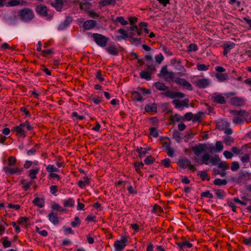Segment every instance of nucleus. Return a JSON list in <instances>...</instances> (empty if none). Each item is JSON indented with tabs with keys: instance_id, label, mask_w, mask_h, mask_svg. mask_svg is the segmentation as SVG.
Wrapping results in <instances>:
<instances>
[{
	"instance_id": "1",
	"label": "nucleus",
	"mask_w": 251,
	"mask_h": 251,
	"mask_svg": "<svg viewBox=\"0 0 251 251\" xmlns=\"http://www.w3.org/2000/svg\"><path fill=\"white\" fill-rule=\"evenodd\" d=\"M18 17L21 21L29 23L34 19L35 15L32 9L25 7L18 11Z\"/></svg>"
},
{
	"instance_id": "2",
	"label": "nucleus",
	"mask_w": 251,
	"mask_h": 251,
	"mask_svg": "<svg viewBox=\"0 0 251 251\" xmlns=\"http://www.w3.org/2000/svg\"><path fill=\"white\" fill-rule=\"evenodd\" d=\"M201 161L200 164L208 165L210 162L213 165H218L220 159L218 155H215L211 158L208 153H204L201 157Z\"/></svg>"
},
{
	"instance_id": "3",
	"label": "nucleus",
	"mask_w": 251,
	"mask_h": 251,
	"mask_svg": "<svg viewBox=\"0 0 251 251\" xmlns=\"http://www.w3.org/2000/svg\"><path fill=\"white\" fill-rule=\"evenodd\" d=\"M95 43L100 47H105L107 42H108L109 38L106 36L99 33H95L92 35Z\"/></svg>"
},
{
	"instance_id": "4",
	"label": "nucleus",
	"mask_w": 251,
	"mask_h": 251,
	"mask_svg": "<svg viewBox=\"0 0 251 251\" xmlns=\"http://www.w3.org/2000/svg\"><path fill=\"white\" fill-rule=\"evenodd\" d=\"M178 165L182 169L188 168L190 171L194 172L196 171V168L194 165L191 164L190 160L186 157H183L178 160L177 162Z\"/></svg>"
},
{
	"instance_id": "5",
	"label": "nucleus",
	"mask_w": 251,
	"mask_h": 251,
	"mask_svg": "<svg viewBox=\"0 0 251 251\" xmlns=\"http://www.w3.org/2000/svg\"><path fill=\"white\" fill-rule=\"evenodd\" d=\"M207 145L206 144L199 143L197 145L192 147V150L194 153L197 156L202 152L207 151Z\"/></svg>"
},
{
	"instance_id": "6",
	"label": "nucleus",
	"mask_w": 251,
	"mask_h": 251,
	"mask_svg": "<svg viewBox=\"0 0 251 251\" xmlns=\"http://www.w3.org/2000/svg\"><path fill=\"white\" fill-rule=\"evenodd\" d=\"M127 242V239L125 237H122L121 240H116L114 244V246L115 249L116 251H123L126 246V243Z\"/></svg>"
},
{
	"instance_id": "7",
	"label": "nucleus",
	"mask_w": 251,
	"mask_h": 251,
	"mask_svg": "<svg viewBox=\"0 0 251 251\" xmlns=\"http://www.w3.org/2000/svg\"><path fill=\"white\" fill-rule=\"evenodd\" d=\"M24 124L21 123L19 126H14L12 128V131H15L16 133V135L22 137H25L26 136V133L24 129L25 127Z\"/></svg>"
},
{
	"instance_id": "8",
	"label": "nucleus",
	"mask_w": 251,
	"mask_h": 251,
	"mask_svg": "<svg viewBox=\"0 0 251 251\" xmlns=\"http://www.w3.org/2000/svg\"><path fill=\"white\" fill-rule=\"evenodd\" d=\"M246 99L242 97H234L230 99V103L232 105L240 107L244 105Z\"/></svg>"
},
{
	"instance_id": "9",
	"label": "nucleus",
	"mask_w": 251,
	"mask_h": 251,
	"mask_svg": "<svg viewBox=\"0 0 251 251\" xmlns=\"http://www.w3.org/2000/svg\"><path fill=\"white\" fill-rule=\"evenodd\" d=\"M35 11L37 14L42 17H47L48 16L47 7L44 4H39L35 8Z\"/></svg>"
},
{
	"instance_id": "10",
	"label": "nucleus",
	"mask_w": 251,
	"mask_h": 251,
	"mask_svg": "<svg viewBox=\"0 0 251 251\" xmlns=\"http://www.w3.org/2000/svg\"><path fill=\"white\" fill-rule=\"evenodd\" d=\"M3 170L6 174L11 175L14 174H21V173L23 172V168H12L9 167H4L3 168Z\"/></svg>"
},
{
	"instance_id": "11",
	"label": "nucleus",
	"mask_w": 251,
	"mask_h": 251,
	"mask_svg": "<svg viewBox=\"0 0 251 251\" xmlns=\"http://www.w3.org/2000/svg\"><path fill=\"white\" fill-rule=\"evenodd\" d=\"M211 100L219 104H223L226 103L225 97L221 94L214 93L211 97Z\"/></svg>"
},
{
	"instance_id": "12",
	"label": "nucleus",
	"mask_w": 251,
	"mask_h": 251,
	"mask_svg": "<svg viewBox=\"0 0 251 251\" xmlns=\"http://www.w3.org/2000/svg\"><path fill=\"white\" fill-rule=\"evenodd\" d=\"M210 83V80L208 78H202L198 80L195 83V85L199 88H205L208 86Z\"/></svg>"
},
{
	"instance_id": "13",
	"label": "nucleus",
	"mask_w": 251,
	"mask_h": 251,
	"mask_svg": "<svg viewBox=\"0 0 251 251\" xmlns=\"http://www.w3.org/2000/svg\"><path fill=\"white\" fill-rule=\"evenodd\" d=\"M73 19L70 16H67L63 22L61 23L58 27V30H64L66 29L72 22Z\"/></svg>"
},
{
	"instance_id": "14",
	"label": "nucleus",
	"mask_w": 251,
	"mask_h": 251,
	"mask_svg": "<svg viewBox=\"0 0 251 251\" xmlns=\"http://www.w3.org/2000/svg\"><path fill=\"white\" fill-rule=\"evenodd\" d=\"M96 25V21L92 20H88L84 22L83 24V27L85 30H90L95 27Z\"/></svg>"
},
{
	"instance_id": "15",
	"label": "nucleus",
	"mask_w": 251,
	"mask_h": 251,
	"mask_svg": "<svg viewBox=\"0 0 251 251\" xmlns=\"http://www.w3.org/2000/svg\"><path fill=\"white\" fill-rule=\"evenodd\" d=\"M50 221L54 225H57L59 223V217L57 213L50 212L48 215Z\"/></svg>"
},
{
	"instance_id": "16",
	"label": "nucleus",
	"mask_w": 251,
	"mask_h": 251,
	"mask_svg": "<svg viewBox=\"0 0 251 251\" xmlns=\"http://www.w3.org/2000/svg\"><path fill=\"white\" fill-rule=\"evenodd\" d=\"M117 32L122 35H117V36H116V39L118 41H121L123 39L125 40L127 38H128V36H129L128 34L127 33L125 29H124L123 28H121L118 29L117 31Z\"/></svg>"
},
{
	"instance_id": "17",
	"label": "nucleus",
	"mask_w": 251,
	"mask_h": 251,
	"mask_svg": "<svg viewBox=\"0 0 251 251\" xmlns=\"http://www.w3.org/2000/svg\"><path fill=\"white\" fill-rule=\"evenodd\" d=\"M145 110L146 112H157V105L155 103L147 104L145 105Z\"/></svg>"
},
{
	"instance_id": "18",
	"label": "nucleus",
	"mask_w": 251,
	"mask_h": 251,
	"mask_svg": "<svg viewBox=\"0 0 251 251\" xmlns=\"http://www.w3.org/2000/svg\"><path fill=\"white\" fill-rule=\"evenodd\" d=\"M235 44L233 42H229L226 44H225L223 46L224 50L223 54L226 56L230 51V50L234 48Z\"/></svg>"
},
{
	"instance_id": "19",
	"label": "nucleus",
	"mask_w": 251,
	"mask_h": 251,
	"mask_svg": "<svg viewBox=\"0 0 251 251\" xmlns=\"http://www.w3.org/2000/svg\"><path fill=\"white\" fill-rule=\"evenodd\" d=\"M33 204L39 208H42L44 206L45 199L44 198H40L36 197L32 201Z\"/></svg>"
},
{
	"instance_id": "20",
	"label": "nucleus",
	"mask_w": 251,
	"mask_h": 251,
	"mask_svg": "<svg viewBox=\"0 0 251 251\" xmlns=\"http://www.w3.org/2000/svg\"><path fill=\"white\" fill-rule=\"evenodd\" d=\"M107 52L111 55L117 56L119 54V51L117 47L114 45H111L106 48Z\"/></svg>"
},
{
	"instance_id": "21",
	"label": "nucleus",
	"mask_w": 251,
	"mask_h": 251,
	"mask_svg": "<svg viewBox=\"0 0 251 251\" xmlns=\"http://www.w3.org/2000/svg\"><path fill=\"white\" fill-rule=\"evenodd\" d=\"M131 94L133 100L137 101H143L144 100L142 96L140 95L139 92L132 91H131Z\"/></svg>"
},
{
	"instance_id": "22",
	"label": "nucleus",
	"mask_w": 251,
	"mask_h": 251,
	"mask_svg": "<svg viewBox=\"0 0 251 251\" xmlns=\"http://www.w3.org/2000/svg\"><path fill=\"white\" fill-rule=\"evenodd\" d=\"M154 86L159 91H166L168 87L163 83L161 82H156L153 84Z\"/></svg>"
},
{
	"instance_id": "23",
	"label": "nucleus",
	"mask_w": 251,
	"mask_h": 251,
	"mask_svg": "<svg viewBox=\"0 0 251 251\" xmlns=\"http://www.w3.org/2000/svg\"><path fill=\"white\" fill-rule=\"evenodd\" d=\"M214 191L215 192V195L217 199L223 200L225 198L226 193L223 189H216L214 190Z\"/></svg>"
},
{
	"instance_id": "24",
	"label": "nucleus",
	"mask_w": 251,
	"mask_h": 251,
	"mask_svg": "<svg viewBox=\"0 0 251 251\" xmlns=\"http://www.w3.org/2000/svg\"><path fill=\"white\" fill-rule=\"evenodd\" d=\"M51 5L57 11H61L63 6V2L62 0H55L54 3H51Z\"/></svg>"
},
{
	"instance_id": "25",
	"label": "nucleus",
	"mask_w": 251,
	"mask_h": 251,
	"mask_svg": "<svg viewBox=\"0 0 251 251\" xmlns=\"http://www.w3.org/2000/svg\"><path fill=\"white\" fill-rule=\"evenodd\" d=\"M140 77L141 78L145 79L147 80H150L151 79V73L148 71H143L140 72Z\"/></svg>"
},
{
	"instance_id": "26",
	"label": "nucleus",
	"mask_w": 251,
	"mask_h": 251,
	"mask_svg": "<svg viewBox=\"0 0 251 251\" xmlns=\"http://www.w3.org/2000/svg\"><path fill=\"white\" fill-rule=\"evenodd\" d=\"M197 176H199L202 181L205 180L208 181L210 178L205 171H198L197 173Z\"/></svg>"
},
{
	"instance_id": "27",
	"label": "nucleus",
	"mask_w": 251,
	"mask_h": 251,
	"mask_svg": "<svg viewBox=\"0 0 251 251\" xmlns=\"http://www.w3.org/2000/svg\"><path fill=\"white\" fill-rule=\"evenodd\" d=\"M75 201L72 198H69L67 200H64L63 201V205L65 207H72L75 205Z\"/></svg>"
},
{
	"instance_id": "28",
	"label": "nucleus",
	"mask_w": 251,
	"mask_h": 251,
	"mask_svg": "<svg viewBox=\"0 0 251 251\" xmlns=\"http://www.w3.org/2000/svg\"><path fill=\"white\" fill-rule=\"evenodd\" d=\"M215 77L219 82H223L228 79V75L226 74L217 73Z\"/></svg>"
},
{
	"instance_id": "29",
	"label": "nucleus",
	"mask_w": 251,
	"mask_h": 251,
	"mask_svg": "<svg viewBox=\"0 0 251 251\" xmlns=\"http://www.w3.org/2000/svg\"><path fill=\"white\" fill-rule=\"evenodd\" d=\"M39 168H36L34 169H31L28 171V176L31 179H34L37 178L36 175L39 172Z\"/></svg>"
},
{
	"instance_id": "30",
	"label": "nucleus",
	"mask_w": 251,
	"mask_h": 251,
	"mask_svg": "<svg viewBox=\"0 0 251 251\" xmlns=\"http://www.w3.org/2000/svg\"><path fill=\"white\" fill-rule=\"evenodd\" d=\"M92 4L88 2H85L82 3V2L79 3V7L81 10H84V11H88L89 9H91L92 7Z\"/></svg>"
},
{
	"instance_id": "31",
	"label": "nucleus",
	"mask_w": 251,
	"mask_h": 251,
	"mask_svg": "<svg viewBox=\"0 0 251 251\" xmlns=\"http://www.w3.org/2000/svg\"><path fill=\"white\" fill-rule=\"evenodd\" d=\"M136 151L138 153L140 158L144 157L148 152V150L147 149L143 148L142 147L137 148Z\"/></svg>"
},
{
	"instance_id": "32",
	"label": "nucleus",
	"mask_w": 251,
	"mask_h": 251,
	"mask_svg": "<svg viewBox=\"0 0 251 251\" xmlns=\"http://www.w3.org/2000/svg\"><path fill=\"white\" fill-rule=\"evenodd\" d=\"M116 2V0H102L100 1V4L102 6H106L109 5H112L114 6Z\"/></svg>"
},
{
	"instance_id": "33",
	"label": "nucleus",
	"mask_w": 251,
	"mask_h": 251,
	"mask_svg": "<svg viewBox=\"0 0 251 251\" xmlns=\"http://www.w3.org/2000/svg\"><path fill=\"white\" fill-rule=\"evenodd\" d=\"M227 183V181L225 179L216 178L213 181V184L217 186L226 185Z\"/></svg>"
},
{
	"instance_id": "34",
	"label": "nucleus",
	"mask_w": 251,
	"mask_h": 251,
	"mask_svg": "<svg viewBox=\"0 0 251 251\" xmlns=\"http://www.w3.org/2000/svg\"><path fill=\"white\" fill-rule=\"evenodd\" d=\"M144 165V164L142 162H139L135 161L133 164V166L135 169V171L138 174H140L141 173L140 169L143 167Z\"/></svg>"
},
{
	"instance_id": "35",
	"label": "nucleus",
	"mask_w": 251,
	"mask_h": 251,
	"mask_svg": "<svg viewBox=\"0 0 251 251\" xmlns=\"http://www.w3.org/2000/svg\"><path fill=\"white\" fill-rule=\"evenodd\" d=\"M115 23H120L122 25H125L128 24V22L125 20L123 16L117 17L115 20L112 19Z\"/></svg>"
},
{
	"instance_id": "36",
	"label": "nucleus",
	"mask_w": 251,
	"mask_h": 251,
	"mask_svg": "<svg viewBox=\"0 0 251 251\" xmlns=\"http://www.w3.org/2000/svg\"><path fill=\"white\" fill-rule=\"evenodd\" d=\"M229 113L232 114L233 115H239L243 116L245 115L246 112L244 110H230Z\"/></svg>"
},
{
	"instance_id": "37",
	"label": "nucleus",
	"mask_w": 251,
	"mask_h": 251,
	"mask_svg": "<svg viewBox=\"0 0 251 251\" xmlns=\"http://www.w3.org/2000/svg\"><path fill=\"white\" fill-rule=\"evenodd\" d=\"M130 35H129L128 38H129V41L131 43H136L137 44H139L141 42V38H134L132 36L134 35V33L133 32L130 33Z\"/></svg>"
},
{
	"instance_id": "38",
	"label": "nucleus",
	"mask_w": 251,
	"mask_h": 251,
	"mask_svg": "<svg viewBox=\"0 0 251 251\" xmlns=\"http://www.w3.org/2000/svg\"><path fill=\"white\" fill-rule=\"evenodd\" d=\"M81 223V221L79 218L77 216H75V221L71 223V225L73 227H76L80 226Z\"/></svg>"
},
{
	"instance_id": "39",
	"label": "nucleus",
	"mask_w": 251,
	"mask_h": 251,
	"mask_svg": "<svg viewBox=\"0 0 251 251\" xmlns=\"http://www.w3.org/2000/svg\"><path fill=\"white\" fill-rule=\"evenodd\" d=\"M2 245L4 248H6L11 246V242L8 240V237H3L1 238Z\"/></svg>"
},
{
	"instance_id": "40",
	"label": "nucleus",
	"mask_w": 251,
	"mask_h": 251,
	"mask_svg": "<svg viewBox=\"0 0 251 251\" xmlns=\"http://www.w3.org/2000/svg\"><path fill=\"white\" fill-rule=\"evenodd\" d=\"M209 65L204 64L198 63L197 65V69L200 71H205L209 69Z\"/></svg>"
},
{
	"instance_id": "41",
	"label": "nucleus",
	"mask_w": 251,
	"mask_h": 251,
	"mask_svg": "<svg viewBox=\"0 0 251 251\" xmlns=\"http://www.w3.org/2000/svg\"><path fill=\"white\" fill-rule=\"evenodd\" d=\"M163 95L171 99H174L176 98V92L171 90H166V92L163 93Z\"/></svg>"
},
{
	"instance_id": "42",
	"label": "nucleus",
	"mask_w": 251,
	"mask_h": 251,
	"mask_svg": "<svg viewBox=\"0 0 251 251\" xmlns=\"http://www.w3.org/2000/svg\"><path fill=\"white\" fill-rule=\"evenodd\" d=\"M8 166L10 167L11 166H14L17 162V159L14 156H9L8 158Z\"/></svg>"
},
{
	"instance_id": "43",
	"label": "nucleus",
	"mask_w": 251,
	"mask_h": 251,
	"mask_svg": "<svg viewBox=\"0 0 251 251\" xmlns=\"http://www.w3.org/2000/svg\"><path fill=\"white\" fill-rule=\"evenodd\" d=\"M155 162V159L151 155L148 156L144 160L145 164L146 165H151Z\"/></svg>"
},
{
	"instance_id": "44",
	"label": "nucleus",
	"mask_w": 251,
	"mask_h": 251,
	"mask_svg": "<svg viewBox=\"0 0 251 251\" xmlns=\"http://www.w3.org/2000/svg\"><path fill=\"white\" fill-rule=\"evenodd\" d=\"M224 148V146L221 141H218L216 142L215 150L217 152L221 151Z\"/></svg>"
},
{
	"instance_id": "45",
	"label": "nucleus",
	"mask_w": 251,
	"mask_h": 251,
	"mask_svg": "<svg viewBox=\"0 0 251 251\" xmlns=\"http://www.w3.org/2000/svg\"><path fill=\"white\" fill-rule=\"evenodd\" d=\"M46 170L48 172L51 173H54V172H59V169L54 167L53 165H49L46 168Z\"/></svg>"
},
{
	"instance_id": "46",
	"label": "nucleus",
	"mask_w": 251,
	"mask_h": 251,
	"mask_svg": "<svg viewBox=\"0 0 251 251\" xmlns=\"http://www.w3.org/2000/svg\"><path fill=\"white\" fill-rule=\"evenodd\" d=\"M20 183L23 185L22 188L25 191H27L29 189L30 186L28 184V181L25 179L21 180Z\"/></svg>"
},
{
	"instance_id": "47",
	"label": "nucleus",
	"mask_w": 251,
	"mask_h": 251,
	"mask_svg": "<svg viewBox=\"0 0 251 251\" xmlns=\"http://www.w3.org/2000/svg\"><path fill=\"white\" fill-rule=\"evenodd\" d=\"M16 20L15 16H10L6 19V22L9 25H12L15 24Z\"/></svg>"
},
{
	"instance_id": "48",
	"label": "nucleus",
	"mask_w": 251,
	"mask_h": 251,
	"mask_svg": "<svg viewBox=\"0 0 251 251\" xmlns=\"http://www.w3.org/2000/svg\"><path fill=\"white\" fill-rule=\"evenodd\" d=\"M182 119H183V117L178 114H176L172 116L170 118V120L172 122H179Z\"/></svg>"
},
{
	"instance_id": "49",
	"label": "nucleus",
	"mask_w": 251,
	"mask_h": 251,
	"mask_svg": "<svg viewBox=\"0 0 251 251\" xmlns=\"http://www.w3.org/2000/svg\"><path fill=\"white\" fill-rule=\"evenodd\" d=\"M224 143L226 145H230L231 143H233L234 139L230 136H226L224 138Z\"/></svg>"
},
{
	"instance_id": "50",
	"label": "nucleus",
	"mask_w": 251,
	"mask_h": 251,
	"mask_svg": "<svg viewBox=\"0 0 251 251\" xmlns=\"http://www.w3.org/2000/svg\"><path fill=\"white\" fill-rule=\"evenodd\" d=\"M150 130V134L152 135L153 137L155 138H157L158 135V132L156 131V129L154 127H151L149 129Z\"/></svg>"
},
{
	"instance_id": "51",
	"label": "nucleus",
	"mask_w": 251,
	"mask_h": 251,
	"mask_svg": "<svg viewBox=\"0 0 251 251\" xmlns=\"http://www.w3.org/2000/svg\"><path fill=\"white\" fill-rule=\"evenodd\" d=\"M202 114H203L202 112H199L198 113H197L196 114L193 115V119H192L193 122L194 123H195V122H198V121H200Z\"/></svg>"
},
{
	"instance_id": "52",
	"label": "nucleus",
	"mask_w": 251,
	"mask_h": 251,
	"mask_svg": "<svg viewBox=\"0 0 251 251\" xmlns=\"http://www.w3.org/2000/svg\"><path fill=\"white\" fill-rule=\"evenodd\" d=\"M175 74L172 72H169L166 75H165V80L167 81H171L174 78Z\"/></svg>"
},
{
	"instance_id": "53",
	"label": "nucleus",
	"mask_w": 251,
	"mask_h": 251,
	"mask_svg": "<svg viewBox=\"0 0 251 251\" xmlns=\"http://www.w3.org/2000/svg\"><path fill=\"white\" fill-rule=\"evenodd\" d=\"M91 100L96 104H99L102 101V98L99 96L91 98Z\"/></svg>"
},
{
	"instance_id": "54",
	"label": "nucleus",
	"mask_w": 251,
	"mask_h": 251,
	"mask_svg": "<svg viewBox=\"0 0 251 251\" xmlns=\"http://www.w3.org/2000/svg\"><path fill=\"white\" fill-rule=\"evenodd\" d=\"M218 168L223 169V170H226L228 169L229 165L225 161H220L218 165Z\"/></svg>"
},
{
	"instance_id": "55",
	"label": "nucleus",
	"mask_w": 251,
	"mask_h": 251,
	"mask_svg": "<svg viewBox=\"0 0 251 251\" xmlns=\"http://www.w3.org/2000/svg\"><path fill=\"white\" fill-rule=\"evenodd\" d=\"M201 197H206L209 199H212L213 198V194L210 192L209 190H206L205 192H202L201 194Z\"/></svg>"
},
{
	"instance_id": "56",
	"label": "nucleus",
	"mask_w": 251,
	"mask_h": 251,
	"mask_svg": "<svg viewBox=\"0 0 251 251\" xmlns=\"http://www.w3.org/2000/svg\"><path fill=\"white\" fill-rule=\"evenodd\" d=\"M198 50V47L197 45L195 44H190L187 48L188 52L196 51Z\"/></svg>"
},
{
	"instance_id": "57",
	"label": "nucleus",
	"mask_w": 251,
	"mask_h": 251,
	"mask_svg": "<svg viewBox=\"0 0 251 251\" xmlns=\"http://www.w3.org/2000/svg\"><path fill=\"white\" fill-rule=\"evenodd\" d=\"M169 72L167 70V66H163L160 72V73L158 74V76H160L161 75H166Z\"/></svg>"
},
{
	"instance_id": "58",
	"label": "nucleus",
	"mask_w": 251,
	"mask_h": 251,
	"mask_svg": "<svg viewBox=\"0 0 251 251\" xmlns=\"http://www.w3.org/2000/svg\"><path fill=\"white\" fill-rule=\"evenodd\" d=\"M35 231L37 233H38L44 237L47 236L48 234V232L46 230H40V228L38 227V226H36Z\"/></svg>"
},
{
	"instance_id": "59",
	"label": "nucleus",
	"mask_w": 251,
	"mask_h": 251,
	"mask_svg": "<svg viewBox=\"0 0 251 251\" xmlns=\"http://www.w3.org/2000/svg\"><path fill=\"white\" fill-rule=\"evenodd\" d=\"M172 103L175 105L176 108H180L182 107L181 101L179 100H174L172 101Z\"/></svg>"
},
{
	"instance_id": "60",
	"label": "nucleus",
	"mask_w": 251,
	"mask_h": 251,
	"mask_svg": "<svg viewBox=\"0 0 251 251\" xmlns=\"http://www.w3.org/2000/svg\"><path fill=\"white\" fill-rule=\"evenodd\" d=\"M29 220V218L25 217H21L19 218L18 220L17 221V223L18 224H24L27 222V221Z\"/></svg>"
},
{
	"instance_id": "61",
	"label": "nucleus",
	"mask_w": 251,
	"mask_h": 251,
	"mask_svg": "<svg viewBox=\"0 0 251 251\" xmlns=\"http://www.w3.org/2000/svg\"><path fill=\"white\" fill-rule=\"evenodd\" d=\"M161 48L167 56H171L173 55V53L170 49L166 47L165 46H161Z\"/></svg>"
},
{
	"instance_id": "62",
	"label": "nucleus",
	"mask_w": 251,
	"mask_h": 251,
	"mask_svg": "<svg viewBox=\"0 0 251 251\" xmlns=\"http://www.w3.org/2000/svg\"><path fill=\"white\" fill-rule=\"evenodd\" d=\"M240 166L238 162L234 161L231 163V170L232 171H236L239 169Z\"/></svg>"
},
{
	"instance_id": "63",
	"label": "nucleus",
	"mask_w": 251,
	"mask_h": 251,
	"mask_svg": "<svg viewBox=\"0 0 251 251\" xmlns=\"http://www.w3.org/2000/svg\"><path fill=\"white\" fill-rule=\"evenodd\" d=\"M240 159L243 163L249 162L250 161V154L249 153L245 154L241 157Z\"/></svg>"
},
{
	"instance_id": "64",
	"label": "nucleus",
	"mask_w": 251,
	"mask_h": 251,
	"mask_svg": "<svg viewBox=\"0 0 251 251\" xmlns=\"http://www.w3.org/2000/svg\"><path fill=\"white\" fill-rule=\"evenodd\" d=\"M161 162L165 168H168L171 165V160L168 158L163 159Z\"/></svg>"
}]
</instances>
